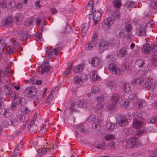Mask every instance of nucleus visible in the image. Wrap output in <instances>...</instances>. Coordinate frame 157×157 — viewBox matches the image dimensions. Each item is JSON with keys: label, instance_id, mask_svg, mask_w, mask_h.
<instances>
[{"label": "nucleus", "instance_id": "f257e3e1", "mask_svg": "<svg viewBox=\"0 0 157 157\" xmlns=\"http://www.w3.org/2000/svg\"><path fill=\"white\" fill-rule=\"evenodd\" d=\"M95 47L97 48L99 52L101 53L109 48V44L105 40L100 39L97 41Z\"/></svg>", "mask_w": 157, "mask_h": 157}, {"label": "nucleus", "instance_id": "f03ea898", "mask_svg": "<svg viewBox=\"0 0 157 157\" xmlns=\"http://www.w3.org/2000/svg\"><path fill=\"white\" fill-rule=\"evenodd\" d=\"M151 50H152L153 52L157 51V43L153 42L152 43L151 47H150L149 44H145L142 48V51L144 53L148 54L149 53Z\"/></svg>", "mask_w": 157, "mask_h": 157}, {"label": "nucleus", "instance_id": "7ed1b4c3", "mask_svg": "<svg viewBox=\"0 0 157 157\" xmlns=\"http://www.w3.org/2000/svg\"><path fill=\"white\" fill-rule=\"evenodd\" d=\"M4 92L12 100L15 101L18 97V94L15 91L13 92L12 89L9 86H5Z\"/></svg>", "mask_w": 157, "mask_h": 157}, {"label": "nucleus", "instance_id": "20e7f679", "mask_svg": "<svg viewBox=\"0 0 157 157\" xmlns=\"http://www.w3.org/2000/svg\"><path fill=\"white\" fill-rule=\"evenodd\" d=\"M103 13L101 9H98L97 11L95 10L94 12L92 11L91 14L93 15L92 19L94 21V25H96L101 19L102 14Z\"/></svg>", "mask_w": 157, "mask_h": 157}, {"label": "nucleus", "instance_id": "39448f33", "mask_svg": "<svg viewBox=\"0 0 157 157\" xmlns=\"http://www.w3.org/2000/svg\"><path fill=\"white\" fill-rule=\"evenodd\" d=\"M89 62L90 63L92 66L96 68L97 69L101 67L102 63V60L97 56L92 57Z\"/></svg>", "mask_w": 157, "mask_h": 157}, {"label": "nucleus", "instance_id": "423d86ee", "mask_svg": "<svg viewBox=\"0 0 157 157\" xmlns=\"http://www.w3.org/2000/svg\"><path fill=\"white\" fill-rule=\"evenodd\" d=\"M108 68L109 71L113 74L119 75L121 73L120 69L117 67L116 64L113 63L110 64L108 65Z\"/></svg>", "mask_w": 157, "mask_h": 157}, {"label": "nucleus", "instance_id": "0eeeda50", "mask_svg": "<svg viewBox=\"0 0 157 157\" xmlns=\"http://www.w3.org/2000/svg\"><path fill=\"white\" fill-rule=\"evenodd\" d=\"M138 139L136 138H132L126 140V147L128 148H131L137 144Z\"/></svg>", "mask_w": 157, "mask_h": 157}, {"label": "nucleus", "instance_id": "6e6552de", "mask_svg": "<svg viewBox=\"0 0 157 157\" xmlns=\"http://www.w3.org/2000/svg\"><path fill=\"white\" fill-rule=\"evenodd\" d=\"M147 25L141 26L136 29V34L139 36H145L146 35L147 31L146 28Z\"/></svg>", "mask_w": 157, "mask_h": 157}, {"label": "nucleus", "instance_id": "1a4fd4ad", "mask_svg": "<svg viewBox=\"0 0 157 157\" xmlns=\"http://www.w3.org/2000/svg\"><path fill=\"white\" fill-rule=\"evenodd\" d=\"M157 86V82L152 79L145 81L143 85V86L147 90L152 89L153 90Z\"/></svg>", "mask_w": 157, "mask_h": 157}, {"label": "nucleus", "instance_id": "9d476101", "mask_svg": "<svg viewBox=\"0 0 157 157\" xmlns=\"http://www.w3.org/2000/svg\"><path fill=\"white\" fill-rule=\"evenodd\" d=\"M36 90L33 87H28L25 90L24 94L28 97L31 98L36 95Z\"/></svg>", "mask_w": 157, "mask_h": 157}, {"label": "nucleus", "instance_id": "9b49d317", "mask_svg": "<svg viewBox=\"0 0 157 157\" xmlns=\"http://www.w3.org/2000/svg\"><path fill=\"white\" fill-rule=\"evenodd\" d=\"M90 118L92 122V127L93 129H96L98 127L100 126L99 124L100 122L98 120L97 117L91 116Z\"/></svg>", "mask_w": 157, "mask_h": 157}, {"label": "nucleus", "instance_id": "f8f14e48", "mask_svg": "<svg viewBox=\"0 0 157 157\" xmlns=\"http://www.w3.org/2000/svg\"><path fill=\"white\" fill-rule=\"evenodd\" d=\"M114 34L116 37L118 39H122L125 36V34L121 28H119L115 29Z\"/></svg>", "mask_w": 157, "mask_h": 157}, {"label": "nucleus", "instance_id": "ddd939ff", "mask_svg": "<svg viewBox=\"0 0 157 157\" xmlns=\"http://www.w3.org/2000/svg\"><path fill=\"white\" fill-rule=\"evenodd\" d=\"M0 113L1 115L3 116L6 118L10 117L12 115L10 109L4 108H2L1 109L0 111Z\"/></svg>", "mask_w": 157, "mask_h": 157}, {"label": "nucleus", "instance_id": "4468645a", "mask_svg": "<svg viewBox=\"0 0 157 157\" xmlns=\"http://www.w3.org/2000/svg\"><path fill=\"white\" fill-rule=\"evenodd\" d=\"M12 17L11 16L7 17L2 21V25L5 27H10L12 25Z\"/></svg>", "mask_w": 157, "mask_h": 157}, {"label": "nucleus", "instance_id": "2eb2a0df", "mask_svg": "<svg viewBox=\"0 0 157 157\" xmlns=\"http://www.w3.org/2000/svg\"><path fill=\"white\" fill-rule=\"evenodd\" d=\"M24 17L22 14L18 13L14 17L13 20L17 25H19L21 22L23 20Z\"/></svg>", "mask_w": 157, "mask_h": 157}, {"label": "nucleus", "instance_id": "dca6fc26", "mask_svg": "<svg viewBox=\"0 0 157 157\" xmlns=\"http://www.w3.org/2000/svg\"><path fill=\"white\" fill-rule=\"evenodd\" d=\"M10 67H9L5 69V72L3 70H0V78L4 76L5 75L7 77L11 75V72H10Z\"/></svg>", "mask_w": 157, "mask_h": 157}, {"label": "nucleus", "instance_id": "f3484780", "mask_svg": "<svg viewBox=\"0 0 157 157\" xmlns=\"http://www.w3.org/2000/svg\"><path fill=\"white\" fill-rule=\"evenodd\" d=\"M130 86V84L128 83H123L122 85V89L123 91L127 94L129 93V92L131 91Z\"/></svg>", "mask_w": 157, "mask_h": 157}, {"label": "nucleus", "instance_id": "a211bd4d", "mask_svg": "<svg viewBox=\"0 0 157 157\" xmlns=\"http://www.w3.org/2000/svg\"><path fill=\"white\" fill-rule=\"evenodd\" d=\"M76 105V102L74 100H71L69 102V108L70 112H78V111L74 108Z\"/></svg>", "mask_w": 157, "mask_h": 157}, {"label": "nucleus", "instance_id": "6ab92c4d", "mask_svg": "<svg viewBox=\"0 0 157 157\" xmlns=\"http://www.w3.org/2000/svg\"><path fill=\"white\" fill-rule=\"evenodd\" d=\"M15 118L18 124L24 122L26 121V117L22 114L16 115Z\"/></svg>", "mask_w": 157, "mask_h": 157}, {"label": "nucleus", "instance_id": "aec40b11", "mask_svg": "<svg viewBox=\"0 0 157 157\" xmlns=\"http://www.w3.org/2000/svg\"><path fill=\"white\" fill-rule=\"evenodd\" d=\"M112 102L113 105H117L120 100V97L117 94H114L111 97Z\"/></svg>", "mask_w": 157, "mask_h": 157}, {"label": "nucleus", "instance_id": "412c9836", "mask_svg": "<svg viewBox=\"0 0 157 157\" xmlns=\"http://www.w3.org/2000/svg\"><path fill=\"white\" fill-rule=\"evenodd\" d=\"M133 127L136 128H140L142 126L143 122L138 120L136 118H134L133 121Z\"/></svg>", "mask_w": 157, "mask_h": 157}, {"label": "nucleus", "instance_id": "4be33fe9", "mask_svg": "<svg viewBox=\"0 0 157 157\" xmlns=\"http://www.w3.org/2000/svg\"><path fill=\"white\" fill-rule=\"evenodd\" d=\"M20 111L21 114L25 115H28L30 114L31 111L26 106H22L20 108Z\"/></svg>", "mask_w": 157, "mask_h": 157}, {"label": "nucleus", "instance_id": "5701e85b", "mask_svg": "<svg viewBox=\"0 0 157 157\" xmlns=\"http://www.w3.org/2000/svg\"><path fill=\"white\" fill-rule=\"evenodd\" d=\"M41 69V73L42 74H44L45 72L48 71L50 69L47 63L45 64V63H43L40 66Z\"/></svg>", "mask_w": 157, "mask_h": 157}, {"label": "nucleus", "instance_id": "b1692460", "mask_svg": "<svg viewBox=\"0 0 157 157\" xmlns=\"http://www.w3.org/2000/svg\"><path fill=\"white\" fill-rule=\"evenodd\" d=\"M84 64H80L77 66H75L73 68V71L75 73H78L82 72L83 69Z\"/></svg>", "mask_w": 157, "mask_h": 157}, {"label": "nucleus", "instance_id": "393cba45", "mask_svg": "<svg viewBox=\"0 0 157 157\" xmlns=\"http://www.w3.org/2000/svg\"><path fill=\"white\" fill-rule=\"evenodd\" d=\"M128 54V52L125 48H122L117 52L118 56H120L122 58L125 57L126 55Z\"/></svg>", "mask_w": 157, "mask_h": 157}, {"label": "nucleus", "instance_id": "a878e982", "mask_svg": "<svg viewBox=\"0 0 157 157\" xmlns=\"http://www.w3.org/2000/svg\"><path fill=\"white\" fill-rule=\"evenodd\" d=\"M90 75L91 78L93 81L95 80H99L100 79V77L97 75L96 71H92L90 72Z\"/></svg>", "mask_w": 157, "mask_h": 157}, {"label": "nucleus", "instance_id": "bb28decb", "mask_svg": "<svg viewBox=\"0 0 157 157\" xmlns=\"http://www.w3.org/2000/svg\"><path fill=\"white\" fill-rule=\"evenodd\" d=\"M105 84L107 87L112 89L115 88L116 86V83L114 82L113 80H107L105 83Z\"/></svg>", "mask_w": 157, "mask_h": 157}, {"label": "nucleus", "instance_id": "cd10ccee", "mask_svg": "<svg viewBox=\"0 0 157 157\" xmlns=\"http://www.w3.org/2000/svg\"><path fill=\"white\" fill-rule=\"evenodd\" d=\"M118 122L119 125L122 127L126 126L128 124L127 118L124 117H123Z\"/></svg>", "mask_w": 157, "mask_h": 157}, {"label": "nucleus", "instance_id": "c85d7f7f", "mask_svg": "<svg viewBox=\"0 0 157 157\" xmlns=\"http://www.w3.org/2000/svg\"><path fill=\"white\" fill-rule=\"evenodd\" d=\"M17 102L21 106H25L27 104L25 98L21 97L18 98Z\"/></svg>", "mask_w": 157, "mask_h": 157}, {"label": "nucleus", "instance_id": "c756f323", "mask_svg": "<svg viewBox=\"0 0 157 157\" xmlns=\"http://www.w3.org/2000/svg\"><path fill=\"white\" fill-rule=\"evenodd\" d=\"M104 22L107 26H110L113 24L114 21L111 17H108L104 21Z\"/></svg>", "mask_w": 157, "mask_h": 157}, {"label": "nucleus", "instance_id": "7c9ffc66", "mask_svg": "<svg viewBox=\"0 0 157 157\" xmlns=\"http://www.w3.org/2000/svg\"><path fill=\"white\" fill-rule=\"evenodd\" d=\"M97 42L95 43L92 41H90L89 43H88L86 45V49L87 50H90L92 49L95 45Z\"/></svg>", "mask_w": 157, "mask_h": 157}, {"label": "nucleus", "instance_id": "2f4dec72", "mask_svg": "<svg viewBox=\"0 0 157 157\" xmlns=\"http://www.w3.org/2000/svg\"><path fill=\"white\" fill-rule=\"evenodd\" d=\"M125 7L127 8H133L135 7L136 4L135 2L131 1H127L124 5Z\"/></svg>", "mask_w": 157, "mask_h": 157}, {"label": "nucleus", "instance_id": "473e14b6", "mask_svg": "<svg viewBox=\"0 0 157 157\" xmlns=\"http://www.w3.org/2000/svg\"><path fill=\"white\" fill-rule=\"evenodd\" d=\"M112 3L113 6L117 9L119 8L121 5V1L120 0H113Z\"/></svg>", "mask_w": 157, "mask_h": 157}, {"label": "nucleus", "instance_id": "72a5a7b5", "mask_svg": "<svg viewBox=\"0 0 157 157\" xmlns=\"http://www.w3.org/2000/svg\"><path fill=\"white\" fill-rule=\"evenodd\" d=\"M145 64L144 61L143 60H140L136 62L135 66L134 69L137 67L139 68H142Z\"/></svg>", "mask_w": 157, "mask_h": 157}, {"label": "nucleus", "instance_id": "f704fd0d", "mask_svg": "<svg viewBox=\"0 0 157 157\" xmlns=\"http://www.w3.org/2000/svg\"><path fill=\"white\" fill-rule=\"evenodd\" d=\"M123 133L125 136H128L132 134V131L131 129L125 128L124 129Z\"/></svg>", "mask_w": 157, "mask_h": 157}, {"label": "nucleus", "instance_id": "c9c22d12", "mask_svg": "<svg viewBox=\"0 0 157 157\" xmlns=\"http://www.w3.org/2000/svg\"><path fill=\"white\" fill-rule=\"evenodd\" d=\"M120 13L118 10H115L113 13L112 16L115 19L119 20L120 17Z\"/></svg>", "mask_w": 157, "mask_h": 157}, {"label": "nucleus", "instance_id": "e433bc0d", "mask_svg": "<svg viewBox=\"0 0 157 157\" xmlns=\"http://www.w3.org/2000/svg\"><path fill=\"white\" fill-rule=\"evenodd\" d=\"M48 149L47 148H40L38 151V153L39 155L41 156L42 155H45L48 151Z\"/></svg>", "mask_w": 157, "mask_h": 157}, {"label": "nucleus", "instance_id": "4c0bfd02", "mask_svg": "<svg viewBox=\"0 0 157 157\" xmlns=\"http://www.w3.org/2000/svg\"><path fill=\"white\" fill-rule=\"evenodd\" d=\"M78 106L80 107H83L86 108L87 103L86 100L84 101H80L78 102L77 103Z\"/></svg>", "mask_w": 157, "mask_h": 157}, {"label": "nucleus", "instance_id": "58836bf2", "mask_svg": "<svg viewBox=\"0 0 157 157\" xmlns=\"http://www.w3.org/2000/svg\"><path fill=\"white\" fill-rule=\"evenodd\" d=\"M72 69V64L71 63L68 65L67 69L65 71L63 75L65 76L68 75L71 72Z\"/></svg>", "mask_w": 157, "mask_h": 157}, {"label": "nucleus", "instance_id": "ea45409f", "mask_svg": "<svg viewBox=\"0 0 157 157\" xmlns=\"http://www.w3.org/2000/svg\"><path fill=\"white\" fill-rule=\"evenodd\" d=\"M137 104L138 105V107L139 109L142 108L146 105L145 101L143 100H139L137 101Z\"/></svg>", "mask_w": 157, "mask_h": 157}, {"label": "nucleus", "instance_id": "a19ab883", "mask_svg": "<svg viewBox=\"0 0 157 157\" xmlns=\"http://www.w3.org/2000/svg\"><path fill=\"white\" fill-rule=\"evenodd\" d=\"M73 80L74 84L76 83L77 84L80 83L81 84V82L82 83V78L78 76H75L73 78Z\"/></svg>", "mask_w": 157, "mask_h": 157}, {"label": "nucleus", "instance_id": "79ce46f5", "mask_svg": "<svg viewBox=\"0 0 157 157\" xmlns=\"http://www.w3.org/2000/svg\"><path fill=\"white\" fill-rule=\"evenodd\" d=\"M35 19L34 17H32L28 19L25 22V25L26 26L30 25L33 23Z\"/></svg>", "mask_w": 157, "mask_h": 157}, {"label": "nucleus", "instance_id": "37998d69", "mask_svg": "<svg viewBox=\"0 0 157 157\" xmlns=\"http://www.w3.org/2000/svg\"><path fill=\"white\" fill-rule=\"evenodd\" d=\"M130 67L128 63H125L123 65L121 69L123 72L128 71L130 69Z\"/></svg>", "mask_w": 157, "mask_h": 157}, {"label": "nucleus", "instance_id": "c03bdc74", "mask_svg": "<svg viewBox=\"0 0 157 157\" xmlns=\"http://www.w3.org/2000/svg\"><path fill=\"white\" fill-rule=\"evenodd\" d=\"M104 107V106L101 103H98L97 104L96 106L94 107V108L95 109V112H97L102 109Z\"/></svg>", "mask_w": 157, "mask_h": 157}, {"label": "nucleus", "instance_id": "a18cd8bd", "mask_svg": "<svg viewBox=\"0 0 157 157\" xmlns=\"http://www.w3.org/2000/svg\"><path fill=\"white\" fill-rule=\"evenodd\" d=\"M115 138V136L114 135L110 134L105 136L104 139L108 141L113 140Z\"/></svg>", "mask_w": 157, "mask_h": 157}, {"label": "nucleus", "instance_id": "49530a36", "mask_svg": "<svg viewBox=\"0 0 157 157\" xmlns=\"http://www.w3.org/2000/svg\"><path fill=\"white\" fill-rule=\"evenodd\" d=\"M93 2L92 0H90L88 4L86 7V10H93Z\"/></svg>", "mask_w": 157, "mask_h": 157}, {"label": "nucleus", "instance_id": "de8ad7c7", "mask_svg": "<svg viewBox=\"0 0 157 157\" xmlns=\"http://www.w3.org/2000/svg\"><path fill=\"white\" fill-rule=\"evenodd\" d=\"M8 123L9 125L13 126H16L18 124L17 121H16L15 117L13 119H10Z\"/></svg>", "mask_w": 157, "mask_h": 157}, {"label": "nucleus", "instance_id": "09e8293b", "mask_svg": "<svg viewBox=\"0 0 157 157\" xmlns=\"http://www.w3.org/2000/svg\"><path fill=\"white\" fill-rule=\"evenodd\" d=\"M120 104L121 106L124 108H127L129 107V102L124 100H121L120 102Z\"/></svg>", "mask_w": 157, "mask_h": 157}, {"label": "nucleus", "instance_id": "8fccbe9b", "mask_svg": "<svg viewBox=\"0 0 157 157\" xmlns=\"http://www.w3.org/2000/svg\"><path fill=\"white\" fill-rule=\"evenodd\" d=\"M127 33L131 32L132 29V25L130 24H128L126 25L125 27H124Z\"/></svg>", "mask_w": 157, "mask_h": 157}, {"label": "nucleus", "instance_id": "3c124183", "mask_svg": "<svg viewBox=\"0 0 157 157\" xmlns=\"http://www.w3.org/2000/svg\"><path fill=\"white\" fill-rule=\"evenodd\" d=\"M106 127L110 131L112 130L114 128V127L113 126V125L110 122L106 124Z\"/></svg>", "mask_w": 157, "mask_h": 157}, {"label": "nucleus", "instance_id": "603ef678", "mask_svg": "<svg viewBox=\"0 0 157 157\" xmlns=\"http://www.w3.org/2000/svg\"><path fill=\"white\" fill-rule=\"evenodd\" d=\"M100 89L98 86H94L93 87V90H92V93L97 94L100 92Z\"/></svg>", "mask_w": 157, "mask_h": 157}, {"label": "nucleus", "instance_id": "864d4df0", "mask_svg": "<svg viewBox=\"0 0 157 157\" xmlns=\"http://www.w3.org/2000/svg\"><path fill=\"white\" fill-rule=\"evenodd\" d=\"M149 122L155 124L157 122V117H153L148 120Z\"/></svg>", "mask_w": 157, "mask_h": 157}, {"label": "nucleus", "instance_id": "5fc2aeb1", "mask_svg": "<svg viewBox=\"0 0 157 157\" xmlns=\"http://www.w3.org/2000/svg\"><path fill=\"white\" fill-rule=\"evenodd\" d=\"M57 45L59 46V47L56 48L58 50V51L59 52L63 48L64 46L63 42H60L59 44H57Z\"/></svg>", "mask_w": 157, "mask_h": 157}, {"label": "nucleus", "instance_id": "6e6d98bb", "mask_svg": "<svg viewBox=\"0 0 157 157\" xmlns=\"http://www.w3.org/2000/svg\"><path fill=\"white\" fill-rule=\"evenodd\" d=\"M150 5L153 9H157V2L155 1H151L150 2Z\"/></svg>", "mask_w": 157, "mask_h": 157}, {"label": "nucleus", "instance_id": "4d7b16f0", "mask_svg": "<svg viewBox=\"0 0 157 157\" xmlns=\"http://www.w3.org/2000/svg\"><path fill=\"white\" fill-rule=\"evenodd\" d=\"M138 116L140 117L142 119H144L145 117L147 116V114L145 112L141 111L139 113Z\"/></svg>", "mask_w": 157, "mask_h": 157}, {"label": "nucleus", "instance_id": "13d9d810", "mask_svg": "<svg viewBox=\"0 0 157 157\" xmlns=\"http://www.w3.org/2000/svg\"><path fill=\"white\" fill-rule=\"evenodd\" d=\"M136 97L134 93H132L129 95L128 98L131 101H134L136 99Z\"/></svg>", "mask_w": 157, "mask_h": 157}, {"label": "nucleus", "instance_id": "bf43d9fd", "mask_svg": "<svg viewBox=\"0 0 157 157\" xmlns=\"http://www.w3.org/2000/svg\"><path fill=\"white\" fill-rule=\"evenodd\" d=\"M77 128L79 130L82 132H84L85 129L84 128L83 124H80L77 126Z\"/></svg>", "mask_w": 157, "mask_h": 157}, {"label": "nucleus", "instance_id": "052dcab7", "mask_svg": "<svg viewBox=\"0 0 157 157\" xmlns=\"http://www.w3.org/2000/svg\"><path fill=\"white\" fill-rule=\"evenodd\" d=\"M145 132V131L144 130H138L136 131V134L137 136H140L142 135Z\"/></svg>", "mask_w": 157, "mask_h": 157}, {"label": "nucleus", "instance_id": "680f3d73", "mask_svg": "<svg viewBox=\"0 0 157 157\" xmlns=\"http://www.w3.org/2000/svg\"><path fill=\"white\" fill-rule=\"evenodd\" d=\"M17 103L15 102H12L10 107L11 109L13 111H15L16 109Z\"/></svg>", "mask_w": 157, "mask_h": 157}, {"label": "nucleus", "instance_id": "e2e57ef3", "mask_svg": "<svg viewBox=\"0 0 157 157\" xmlns=\"http://www.w3.org/2000/svg\"><path fill=\"white\" fill-rule=\"evenodd\" d=\"M89 26V24L88 23H85L82 25L81 29H86V30H88Z\"/></svg>", "mask_w": 157, "mask_h": 157}, {"label": "nucleus", "instance_id": "0e129e2a", "mask_svg": "<svg viewBox=\"0 0 157 157\" xmlns=\"http://www.w3.org/2000/svg\"><path fill=\"white\" fill-rule=\"evenodd\" d=\"M98 36L97 34L94 33L93 34L92 37V40L93 42H95L96 40L98 39Z\"/></svg>", "mask_w": 157, "mask_h": 157}, {"label": "nucleus", "instance_id": "69168bd1", "mask_svg": "<svg viewBox=\"0 0 157 157\" xmlns=\"http://www.w3.org/2000/svg\"><path fill=\"white\" fill-rule=\"evenodd\" d=\"M109 146L110 147V148L111 150L115 149V143L111 142L109 143Z\"/></svg>", "mask_w": 157, "mask_h": 157}, {"label": "nucleus", "instance_id": "338daca9", "mask_svg": "<svg viewBox=\"0 0 157 157\" xmlns=\"http://www.w3.org/2000/svg\"><path fill=\"white\" fill-rule=\"evenodd\" d=\"M28 34L27 33H24L22 35L21 38V40L24 41L25 40L27 39L28 38Z\"/></svg>", "mask_w": 157, "mask_h": 157}, {"label": "nucleus", "instance_id": "774afa93", "mask_svg": "<svg viewBox=\"0 0 157 157\" xmlns=\"http://www.w3.org/2000/svg\"><path fill=\"white\" fill-rule=\"evenodd\" d=\"M87 30H86V29H81V36L82 37H85L86 35V33Z\"/></svg>", "mask_w": 157, "mask_h": 157}]
</instances>
